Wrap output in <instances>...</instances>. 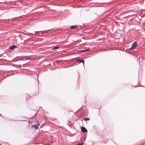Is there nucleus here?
Wrapping results in <instances>:
<instances>
[{"label":"nucleus","instance_id":"8","mask_svg":"<svg viewBox=\"0 0 145 145\" xmlns=\"http://www.w3.org/2000/svg\"><path fill=\"white\" fill-rule=\"evenodd\" d=\"M88 50H89L88 49H86V50H80V52H82L86 51H88Z\"/></svg>","mask_w":145,"mask_h":145},{"label":"nucleus","instance_id":"9","mask_svg":"<svg viewBox=\"0 0 145 145\" xmlns=\"http://www.w3.org/2000/svg\"><path fill=\"white\" fill-rule=\"evenodd\" d=\"M80 63L82 62L83 63V64H84V61L83 60H82L80 62Z\"/></svg>","mask_w":145,"mask_h":145},{"label":"nucleus","instance_id":"6","mask_svg":"<svg viewBox=\"0 0 145 145\" xmlns=\"http://www.w3.org/2000/svg\"><path fill=\"white\" fill-rule=\"evenodd\" d=\"M59 48V47L57 46H56V47H54V48H53V50H56L57 49H58V48Z\"/></svg>","mask_w":145,"mask_h":145},{"label":"nucleus","instance_id":"11","mask_svg":"<svg viewBox=\"0 0 145 145\" xmlns=\"http://www.w3.org/2000/svg\"><path fill=\"white\" fill-rule=\"evenodd\" d=\"M83 143H79L78 144V145H83Z\"/></svg>","mask_w":145,"mask_h":145},{"label":"nucleus","instance_id":"3","mask_svg":"<svg viewBox=\"0 0 145 145\" xmlns=\"http://www.w3.org/2000/svg\"><path fill=\"white\" fill-rule=\"evenodd\" d=\"M16 46L15 45H13L10 47L9 49L12 50L14 49L16 47Z\"/></svg>","mask_w":145,"mask_h":145},{"label":"nucleus","instance_id":"14","mask_svg":"<svg viewBox=\"0 0 145 145\" xmlns=\"http://www.w3.org/2000/svg\"><path fill=\"white\" fill-rule=\"evenodd\" d=\"M145 144V142L144 143Z\"/></svg>","mask_w":145,"mask_h":145},{"label":"nucleus","instance_id":"13","mask_svg":"<svg viewBox=\"0 0 145 145\" xmlns=\"http://www.w3.org/2000/svg\"><path fill=\"white\" fill-rule=\"evenodd\" d=\"M144 30L145 31V28L144 29Z\"/></svg>","mask_w":145,"mask_h":145},{"label":"nucleus","instance_id":"4","mask_svg":"<svg viewBox=\"0 0 145 145\" xmlns=\"http://www.w3.org/2000/svg\"><path fill=\"white\" fill-rule=\"evenodd\" d=\"M76 27H77V26H76L74 25V26H71L70 28L71 29H73V28H76Z\"/></svg>","mask_w":145,"mask_h":145},{"label":"nucleus","instance_id":"7","mask_svg":"<svg viewBox=\"0 0 145 145\" xmlns=\"http://www.w3.org/2000/svg\"><path fill=\"white\" fill-rule=\"evenodd\" d=\"M34 127L35 129H37L38 128L37 126L36 125H34Z\"/></svg>","mask_w":145,"mask_h":145},{"label":"nucleus","instance_id":"2","mask_svg":"<svg viewBox=\"0 0 145 145\" xmlns=\"http://www.w3.org/2000/svg\"><path fill=\"white\" fill-rule=\"evenodd\" d=\"M81 131L84 132L86 133L87 131L86 129V128H85L84 127H81Z\"/></svg>","mask_w":145,"mask_h":145},{"label":"nucleus","instance_id":"5","mask_svg":"<svg viewBox=\"0 0 145 145\" xmlns=\"http://www.w3.org/2000/svg\"><path fill=\"white\" fill-rule=\"evenodd\" d=\"M84 120L86 121H88L89 120V119L88 118H84Z\"/></svg>","mask_w":145,"mask_h":145},{"label":"nucleus","instance_id":"10","mask_svg":"<svg viewBox=\"0 0 145 145\" xmlns=\"http://www.w3.org/2000/svg\"><path fill=\"white\" fill-rule=\"evenodd\" d=\"M40 31H35V33L36 34H38L39 32H40Z\"/></svg>","mask_w":145,"mask_h":145},{"label":"nucleus","instance_id":"12","mask_svg":"<svg viewBox=\"0 0 145 145\" xmlns=\"http://www.w3.org/2000/svg\"><path fill=\"white\" fill-rule=\"evenodd\" d=\"M26 60H30V59H29V58H27V59H26Z\"/></svg>","mask_w":145,"mask_h":145},{"label":"nucleus","instance_id":"1","mask_svg":"<svg viewBox=\"0 0 145 145\" xmlns=\"http://www.w3.org/2000/svg\"><path fill=\"white\" fill-rule=\"evenodd\" d=\"M137 45V43L136 42H134L132 45L131 48H129V49L133 50L135 48Z\"/></svg>","mask_w":145,"mask_h":145}]
</instances>
